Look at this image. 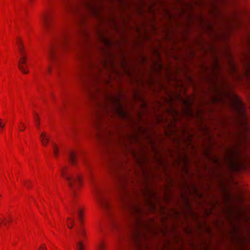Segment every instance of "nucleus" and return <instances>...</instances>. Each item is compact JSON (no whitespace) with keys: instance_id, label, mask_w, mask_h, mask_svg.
Instances as JSON below:
<instances>
[{"instance_id":"39","label":"nucleus","mask_w":250,"mask_h":250,"mask_svg":"<svg viewBox=\"0 0 250 250\" xmlns=\"http://www.w3.org/2000/svg\"><path fill=\"white\" fill-rule=\"evenodd\" d=\"M48 72H50V68H48Z\"/></svg>"},{"instance_id":"14","label":"nucleus","mask_w":250,"mask_h":250,"mask_svg":"<svg viewBox=\"0 0 250 250\" xmlns=\"http://www.w3.org/2000/svg\"><path fill=\"white\" fill-rule=\"evenodd\" d=\"M41 19L44 29L46 30H49L52 25V16L49 13H43Z\"/></svg>"},{"instance_id":"30","label":"nucleus","mask_w":250,"mask_h":250,"mask_svg":"<svg viewBox=\"0 0 250 250\" xmlns=\"http://www.w3.org/2000/svg\"><path fill=\"white\" fill-rule=\"evenodd\" d=\"M39 119L38 117V115L37 114H36V117H35V121L36 122V123H37V126L38 127H39Z\"/></svg>"},{"instance_id":"17","label":"nucleus","mask_w":250,"mask_h":250,"mask_svg":"<svg viewBox=\"0 0 250 250\" xmlns=\"http://www.w3.org/2000/svg\"><path fill=\"white\" fill-rule=\"evenodd\" d=\"M69 159L70 162L73 165H76L77 164L76 161V155L74 152H70L69 154Z\"/></svg>"},{"instance_id":"3","label":"nucleus","mask_w":250,"mask_h":250,"mask_svg":"<svg viewBox=\"0 0 250 250\" xmlns=\"http://www.w3.org/2000/svg\"><path fill=\"white\" fill-rule=\"evenodd\" d=\"M105 101L103 103L97 102V110L94 121V126L96 129L95 136L97 139L107 147L112 146L117 143L114 133L106 125L107 120L112 118L113 115L121 118L131 120L129 115L124 110L119 98L113 95L104 93Z\"/></svg>"},{"instance_id":"19","label":"nucleus","mask_w":250,"mask_h":250,"mask_svg":"<svg viewBox=\"0 0 250 250\" xmlns=\"http://www.w3.org/2000/svg\"><path fill=\"white\" fill-rule=\"evenodd\" d=\"M77 249L78 250H84L83 244L82 241L77 242Z\"/></svg>"},{"instance_id":"9","label":"nucleus","mask_w":250,"mask_h":250,"mask_svg":"<svg viewBox=\"0 0 250 250\" xmlns=\"http://www.w3.org/2000/svg\"><path fill=\"white\" fill-rule=\"evenodd\" d=\"M237 147L236 146L225 147L224 154L222 156L224 163L232 169H236L239 164L240 154Z\"/></svg>"},{"instance_id":"4","label":"nucleus","mask_w":250,"mask_h":250,"mask_svg":"<svg viewBox=\"0 0 250 250\" xmlns=\"http://www.w3.org/2000/svg\"><path fill=\"white\" fill-rule=\"evenodd\" d=\"M132 156L134 158L137 164L138 165L140 171H135V174L137 177H140V183L143 186V189H142V192L146 199V203L147 204L148 206L152 209H155V206L151 201V198L153 196V193L151 191L148 186V180L149 176L147 169L145 165L146 163V158L141 155L137 154L134 150H130Z\"/></svg>"},{"instance_id":"8","label":"nucleus","mask_w":250,"mask_h":250,"mask_svg":"<svg viewBox=\"0 0 250 250\" xmlns=\"http://www.w3.org/2000/svg\"><path fill=\"white\" fill-rule=\"evenodd\" d=\"M62 177L66 180L73 196H75L77 189L82 183V178L78 174H73L70 172L67 167L61 169Z\"/></svg>"},{"instance_id":"12","label":"nucleus","mask_w":250,"mask_h":250,"mask_svg":"<svg viewBox=\"0 0 250 250\" xmlns=\"http://www.w3.org/2000/svg\"><path fill=\"white\" fill-rule=\"evenodd\" d=\"M70 214L74 216L76 213L78 218L81 223V227L79 229H77V233L80 237L85 238L86 233L84 228L83 227V210L82 208L78 207H76L73 204H72V209L70 210Z\"/></svg>"},{"instance_id":"18","label":"nucleus","mask_w":250,"mask_h":250,"mask_svg":"<svg viewBox=\"0 0 250 250\" xmlns=\"http://www.w3.org/2000/svg\"><path fill=\"white\" fill-rule=\"evenodd\" d=\"M98 33L99 34V35L100 36V38L107 45H110L111 43L110 41H108V40L106 39L102 35V33L100 31H98Z\"/></svg>"},{"instance_id":"36","label":"nucleus","mask_w":250,"mask_h":250,"mask_svg":"<svg viewBox=\"0 0 250 250\" xmlns=\"http://www.w3.org/2000/svg\"><path fill=\"white\" fill-rule=\"evenodd\" d=\"M25 125H23V129H20V128H19V129H20V130L21 131H23L24 130V129H25Z\"/></svg>"},{"instance_id":"2","label":"nucleus","mask_w":250,"mask_h":250,"mask_svg":"<svg viewBox=\"0 0 250 250\" xmlns=\"http://www.w3.org/2000/svg\"><path fill=\"white\" fill-rule=\"evenodd\" d=\"M212 56L211 64L209 67L205 68L208 73L206 79L210 83L213 92L212 100L214 102H220L224 104L225 102L224 99H229L230 106L236 114V120L242 130V132L239 133L240 138L238 141V143L241 141L246 142L247 137L245 134L250 130V126L247 121L245 105L239 97L234 94H231L225 90L228 86L225 82L224 77H222L221 80H219L222 66L217 55L213 54Z\"/></svg>"},{"instance_id":"38","label":"nucleus","mask_w":250,"mask_h":250,"mask_svg":"<svg viewBox=\"0 0 250 250\" xmlns=\"http://www.w3.org/2000/svg\"><path fill=\"white\" fill-rule=\"evenodd\" d=\"M123 144H124V146H125V148H127V146H126V145L125 144V143H124Z\"/></svg>"},{"instance_id":"23","label":"nucleus","mask_w":250,"mask_h":250,"mask_svg":"<svg viewBox=\"0 0 250 250\" xmlns=\"http://www.w3.org/2000/svg\"><path fill=\"white\" fill-rule=\"evenodd\" d=\"M97 248L99 250H104L105 248L104 245L103 243L102 242L100 241L99 242V244H98Z\"/></svg>"},{"instance_id":"22","label":"nucleus","mask_w":250,"mask_h":250,"mask_svg":"<svg viewBox=\"0 0 250 250\" xmlns=\"http://www.w3.org/2000/svg\"><path fill=\"white\" fill-rule=\"evenodd\" d=\"M17 45L18 46L19 50L20 49V48H24L23 42H21V41L20 39H17Z\"/></svg>"},{"instance_id":"7","label":"nucleus","mask_w":250,"mask_h":250,"mask_svg":"<svg viewBox=\"0 0 250 250\" xmlns=\"http://www.w3.org/2000/svg\"><path fill=\"white\" fill-rule=\"evenodd\" d=\"M94 0H64V6L66 10L73 13L80 14L82 21L83 20V15L80 13L81 8L83 7L89 10L93 14H96L97 8L93 3Z\"/></svg>"},{"instance_id":"11","label":"nucleus","mask_w":250,"mask_h":250,"mask_svg":"<svg viewBox=\"0 0 250 250\" xmlns=\"http://www.w3.org/2000/svg\"><path fill=\"white\" fill-rule=\"evenodd\" d=\"M82 38L79 50L77 52V56H91L89 50V34L86 29L82 28L79 32Z\"/></svg>"},{"instance_id":"24","label":"nucleus","mask_w":250,"mask_h":250,"mask_svg":"<svg viewBox=\"0 0 250 250\" xmlns=\"http://www.w3.org/2000/svg\"><path fill=\"white\" fill-rule=\"evenodd\" d=\"M139 131L140 132V133H144V134H146V137H147V138H149V136L148 134V132H147V131L146 130V129H143L142 128H140L139 129Z\"/></svg>"},{"instance_id":"29","label":"nucleus","mask_w":250,"mask_h":250,"mask_svg":"<svg viewBox=\"0 0 250 250\" xmlns=\"http://www.w3.org/2000/svg\"><path fill=\"white\" fill-rule=\"evenodd\" d=\"M39 250H47L44 244H42L39 248Z\"/></svg>"},{"instance_id":"33","label":"nucleus","mask_w":250,"mask_h":250,"mask_svg":"<svg viewBox=\"0 0 250 250\" xmlns=\"http://www.w3.org/2000/svg\"><path fill=\"white\" fill-rule=\"evenodd\" d=\"M233 227V229H234L233 230H234V233H237V232H238V231H239V230L236 228V227L235 226H234Z\"/></svg>"},{"instance_id":"20","label":"nucleus","mask_w":250,"mask_h":250,"mask_svg":"<svg viewBox=\"0 0 250 250\" xmlns=\"http://www.w3.org/2000/svg\"><path fill=\"white\" fill-rule=\"evenodd\" d=\"M52 145H53V152H54V155L56 156H57L58 154V152H59L58 148L54 143H52Z\"/></svg>"},{"instance_id":"37","label":"nucleus","mask_w":250,"mask_h":250,"mask_svg":"<svg viewBox=\"0 0 250 250\" xmlns=\"http://www.w3.org/2000/svg\"><path fill=\"white\" fill-rule=\"evenodd\" d=\"M111 67H113V64L112 62L110 63ZM112 69V68H111Z\"/></svg>"},{"instance_id":"15","label":"nucleus","mask_w":250,"mask_h":250,"mask_svg":"<svg viewBox=\"0 0 250 250\" xmlns=\"http://www.w3.org/2000/svg\"><path fill=\"white\" fill-rule=\"evenodd\" d=\"M27 65L26 56H21L18 63V66L21 71L24 74H27L29 72L26 69Z\"/></svg>"},{"instance_id":"6","label":"nucleus","mask_w":250,"mask_h":250,"mask_svg":"<svg viewBox=\"0 0 250 250\" xmlns=\"http://www.w3.org/2000/svg\"><path fill=\"white\" fill-rule=\"evenodd\" d=\"M73 34L67 30H63L57 37L55 41L50 47L48 51V57L51 60L56 59L62 50L66 49L73 37Z\"/></svg>"},{"instance_id":"13","label":"nucleus","mask_w":250,"mask_h":250,"mask_svg":"<svg viewBox=\"0 0 250 250\" xmlns=\"http://www.w3.org/2000/svg\"><path fill=\"white\" fill-rule=\"evenodd\" d=\"M227 59V69L230 74L236 78H239L237 74V68L235 62H234L231 55L228 51L225 53Z\"/></svg>"},{"instance_id":"31","label":"nucleus","mask_w":250,"mask_h":250,"mask_svg":"<svg viewBox=\"0 0 250 250\" xmlns=\"http://www.w3.org/2000/svg\"><path fill=\"white\" fill-rule=\"evenodd\" d=\"M148 140H149V141L150 142V143H151V145L152 146V148L153 149H155V146H154V143L152 142V141L151 140V139L150 138H148ZM154 151H155V150H154Z\"/></svg>"},{"instance_id":"10","label":"nucleus","mask_w":250,"mask_h":250,"mask_svg":"<svg viewBox=\"0 0 250 250\" xmlns=\"http://www.w3.org/2000/svg\"><path fill=\"white\" fill-rule=\"evenodd\" d=\"M94 191L98 203L102 208L109 216L112 210V206L108 198L103 189H101L96 186H94Z\"/></svg>"},{"instance_id":"1","label":"nucleus","mask_w":250,"mask_h":250,"mask_svg":"<svg viewBox=\"0 0 250 250\" xmlns=\"http://www.w3.org/2000/svg\"><path fill=\"white\" fill-rule=\"evenodd\" d=\"M110 167L117 186L121 191L122 208L125 213L123 220L113 222L117 239V250H151L147 233L151 227L145 218V212L137 193L128 189L130 180L127 168L116 156L110 160Z\"/></svg>"},{"instance_id":"16","label":"nucleus","mask_w":250,"mask_h":250,"mask_svg":"<svg viewBox=\"0 0 250 250\" xmlns=\"http://www.w3.org/2000/svg\"><path fill=\"white\" fill-rule=\"evenodd\" d=\"M40 139L43 145L47 146L49 138L47 136L46 133L42 132L40 135Z\"/></svg>"},{"instance_id":"25","label":"nucleus","mask_w":250,"mask_h":250,"mask_svg":"<svg viewBox=\"0 0 250 250\" xmlns=\"http://www.w3.org/2000/svg\"><path fill=\"white\" fill-rule=\"evenodd\" d=\"M101 65H102V67H103L104 68L107 69L108 65L107 62L103 60L102 61Z\"/></svg>"},{"instance_id":"35","label":"nucleus","mask_w":250,"mask_h":250,"mask_svg":"<svg viewBox=\"0 0 250 250\" xmlns=\"http://www.w3.org/2000/svg\"><path fill=\"white\" fill-rule=\"evenodd\" d=\"M25 185L27 188H29L30 187V184L28 183H25Z\"/></svg>"},{"instance_id":"34","label":"nucleus","mask_w":250,"mask_h":250,"mask_svg":"<svg viewBox=\"0 0 250 250\" xmlns=\"http://www.w3.org/2000/svg\"><path fill=\"white\" fill-rule=\"evenodd\" d=\"M208 28H209L210 30H213L211 25L210 24L208 23Z\"/></svg>"},{"instance_id":"21","label":"nucleus","mask_w":250,"mask_h":250,"mask_svg":"<svg viewBox=\"0 0 250 250\" xmlns=\"http://www.w3.org/2000/svg\"><path fill=\"white\" fill-rule=\"evenodd\" d=\"M67 220L70 221V222L67 224V226L69 229H71L74 225V220L70 217H68L67 218Z\"/></svg>"},{"instance_id":"28","label":"nucleus","mask_w":250,"mask_h":250,"mask_svg":"<svg viewBox=\"0 0 250 250\" xmlns=\"http://www.w3.org/2000/svg\"><path fill=\"white\" fill-rule=\"evenodd\" d=\"M213 161H214V163L219 166L221 165V162H220L219 160L217 158H213Z\"/></svg>"},{"instance_id":"5","label":"nucleus","mask_w":250,"mask_h":250,"mask_svg":"<svg viewBox=\"0 0 250 250\" xmlns=\"http://www.w3.org/2000/svg\"><path fill=\"white\" fill-rule=\"evenodd\" d=\"M81 63V70L84 71L80 72V77L93 79L98 81L99 75L102 72V69L96 62L93 60L91 56H77Z\"/></svg>"},{"instance_id":"27","label":"nucleus","mask_w":250,"mask_h":250,"mask_svg":"<svg viewBox=\"0 0 250 250\" xmlns=\"http://www.w3.org/2000/svg\"><path fill=\"white\" fill-rule=\"evenodd\" d=\"M129 139H130L131 140L132 138H134V139L135 140H136V141H138V137L137 136V135H134V136H131L129 135H127V136Z\"/></svg>"},{"instance_id":"26","label":"nucleus","mask_w":250,"mask_h":250,"mask_svg":"<svg viewBox=\"0 0 250 250\" xmlns=\"http://www.w3.org/2000/svg\"><path fill=\"white\" fill-rule=\"evenodd\" d=\"M19 50L20 54H21V55L22 56H25V48H20V49Z\"/></svg>"},{"instance_id":"32","label":"nucleus","mask_w":250,"mask_h":250,"mask_svg":"<svg viewBox=\"0 0 250 250\" xmlns=\"http://www.w3.org/2000/svg\"><path fill=\"white\" fill-rule=\"evenodd\" d=\"M5 125L4 124H3L1 121V119H0V128H3Z\"/></svg>"}]
</instances>
